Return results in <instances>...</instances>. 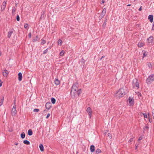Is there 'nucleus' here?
<instances>
[{"instance_id": "1", "label": "nucleus", "mask_w": 154, "mask_h": 154, "mask_svg": "<svg viewBox=\"0 0 154 154\" xmlns=\"http://www.w3.org/2000/svg\"><path fill=\"white\" fill-rule=\"evenodd\" d=\"M79 85L78 83H75L72 87L70 92L71 96L72 98H75L79 97L81 93V89L79 88Z\"/></svg>"}, {"instance_id": "2", "label": "nucleus", "mask_w": 154, "mask_h": 154, "mask_svg": "<svg viewBox=\"0 0 154 154\" xmlns=\"http://www.w3.org/2000/svg\"><path fill=\"white\" fill-rule=\"evenodd\" d=\"M127 93L125 88H120L115 94L116 97H123Z\"/></svg>"}, {"instance_id": "3", "label": "nucleus", "mask_w": 154, "mask_h": 154, "mask_svg": "<svg viewBox=\"0 0 154 154\" xmlns=\"http://www.w3.org/2000/svg\"><path fill=\"white\" fill-rule=\"evenodd\" d=\"M133 87L134 88L138 89L139 85L138 80L135 79L133 80L132 83Z\"/></svg>"}, {"instance_id": "4", "label": "nucleus", "mask_w": 154, "mask_h": 154, "mask_svg": "<svg viewBox=\"0 0 154 154\" xmlns=\"http://www.w3.org/2000/svg\"><path fill=\"white\" fill-rule=\"evenodd\" d=\"M154 81V75L152 74L148 76L146 80V82L147 84H150Z\"/></svg>"}, {"instance_id": "5", "label": "nucleus", "mask_w": 154, "mask_h": 154, "mask_svg": "<svg viewBox=\"0 0 154 154\" xmlns=\"http://www.w3.org/2000/svg\"><path fill=\"white\" fill-rule=\"evenodd\" d=\"M128 104L130 106H133L134 104V100L133 98L129 97L128 99Z\"/></svg>"}, {"instance_id": "6", "label": "nucleus", "mask_w": 154, "mask_h": 154, "mask_svg": "<svg viewBox=\"0 0 154 154\" xmlns=\"http://www.w3.org/2000/svg\"><path fill=\"white\" fill-rule=\"evenodd\" d=\"M153 37L152 36H150L147 39V41L149 45H152L153 42Z\"/></svg>"}, {"instance_id": "7", "label": "nucleus", "mask_w": 154, "mask_h": 154, "mask_svg": "<svg viewBox=\"0 0 154 154\" xmlns=\"http://www.w3.org/2000/svg\"><path fill=\"white\" fill-rule=\"evenodd\" d=\"M86 111L88 114L89 116V118H91L92 111L91 108L90 107H88L87 108Z\"/></svg>"}, {"instance_id": "8", "label": "nucleus", "mask_w": 154, "mask_h": 154, "mask_svg": "<svg viewBox=\"0 0 154 154\" xmlns=\"http://www.w3.org/2000/svg\"><path fill=\"white\" fill-rule=\"evenodd\" d=\"M6 3L7 2H6L5 1H4L3 2L1 6V10L2 11H3L5 10L6 7Z\"/></svg>"}, {"instance_id": "9", "label": "nucleus", "mask_w": 154, "mask_h": 154, "mask_svg": "<svg viewBox=\"0 0 154 154\" xmlns=\"http://www.w3.org/2000/svg\"><path fill=\"white\" fill-rule=\"evenodd\" d=\"M106 11V9L104 8L103 9L102 12L100 16L101 17H103L105 15Z\"/></svg>"}, {"instance_id": "10", "label": "nucleus", "mask_w": 154, "mask_h": 154, "mask_svg": "<svg viewBox=\"0 0 154 154\" xmlns=\"http://www.w3.org/2000/svg\"><path fill=\"white\" fill-rule=\"evenodd\" d=\"M11 114L12 115H15L17 113L16 110V108L14 107H13L11 110Z\"/></svg>"}, {"instance_id": "11", "label": "nucleus", "mask_w": 154, "mask_h": 154, "mask_svg": "<svg viewBox=\"0 0 154 154\" xmlns=\"http://www.w3.org/2000/svg\"><path fill=\"white\" fill-rule=\"evenodd\" d=\"M8 73L9 72L6 69L3 72V75L5 77H7Z\"/></svg>"}, {"instance_id": "12", "label": "nucleus", "mask_w": 154, "mask_h": 154, "mask_svg": "<svg viewBox=\"0 0 154 154\" xmlns=\"http://www.w3.org/2000/svg\"><path fill=\"white\" fill-rule=\"evenodd\" d=\"M13 29H12L8 32V38H10L11 37V36L13 32Z\"/></svg>"}, {"instance_id": "13", "label": "nucleus", "mask_w": 154, "mask_h": 154, "mask_svg": "<svg viewBox=\"0 0 154 154\" xmlns=\"http://www.w3.org/2000/svg\"><path fill=\"white\" fill-rule=\"evenodd\" d=\"M148 19L151 23H152L153 20V16L152 15H149Z\"/></svg>"}, {"instance_id": "14", "label": "nucleus", "mask_w": 154, "mask_h": 154, "mask_svg": "<svg viewBox=\"0 0 154 154\" xmlns=\"http://www.w3.org/2000/svg\"><path fill=\"white\" fill-rule=\"evenodd\" d=\"M60 81L57 78H56L54 81V83L56 85H57L60 84Z\"/></svg>"}, {"instance_id": "15", "label": "nucleus", "mask_w": 154, "mask_h": 154, "mask_svg": "<svg viewBox=\"0 0 154 154\" xmlns=\"http://www.w3.org/2000/svg\"><path fill=\"white\" fill-rule=\"evenodd\" d=\"M18 80L19 81H21L22 80V73L20 72H19L18 74Z\"/></svg>"}, {"instance_id": "16", "label": "nucleus", "mask_w": 154, "mask_h": 154, "mask_svg": "<svg viewBox=\"0 0 154 154\" xmlns=\"http://www.w3.org/2000/svg\"><path fill=\"white\" fill-rule=\"evenodd\" d=\"M45 106L47 109H49L51 107L50 103H47L45 105Z\"/></svg>"}, {"instance_id": "17", "label": "nucleus", "mask_w": 154, "mask_h": 154, "mask_svg": "<svg viewBox=\"0 0 154 154\" xmlns=\"http://www.w3.org/2000/svg\"><path fill=\"white\" fill-rule=\"evenodd\" d=\"M95 150V147L93 145H91L90 146V151L92 152H94Z\"/></svg>"}, {"instance_id": "18", "label": "nucleus", "mask_w": 154, "mask_h": 154, "mask_svg": "<svg viewBox=\"0 0 154 154\" xmlns=\"http://www.w3.org/2000/svg\"><path fill=\"white\" fill-rule=\"evenodd\" d=\"M138 46L139 47H143L144 45V43L142 42H139L138 44Z\"/></svg>"}, {"instance_id": "19", "label": "nucleus", "mask_w": 154, "mask_h": 154, "mask_svg": "<svg viewBox=\"0 0 154 154\" xmlns=\"http://www.w3.org/2000/svg\"><path fill=\"white\" fill-rule=\"evenodd\" d=\"M16 8L15 7H12V14L13 15H14L15 14V12L16 10Z\"/></svg>"}, {"instance_id": "20", "label": "nucleus", "mask_w": 154, "mask_h": 154, "mask_svg": "<svg viewBox=\"0 0 154 154\" xmlns=\"http://www.w3.org/2000/svg\"><path fill=\"white\" fill-rule=\"evenodd\" d=\"M146 65L148 66L149 68H151L152 65L151 63L150 62H148L146 63Z\"/></svg>"}, {"instance_id": "21", "label": "nucleus", "mask_w": 154, "mask_h": 154, "mask_svg": "<svg viewBox=\"0 0 154 154\" xmlns=\"http://www.w3.org/2000/svg\"><path fill=\"white\" fill-rule=\"evenodd\" d=\"M28 134L29 136H31L32 134V132L31 129H29L28 131Z\"/></svg>"}, {"instance_id": "22", "label": "nucleus", "mask_w": 154, "mask_h": 154, "mask_svg": "<svg viewBox=\"0 0 154 154\" xmlns=\"http://www.w3.org/2000/svg\"><path fill=\"white\" fill-rule=\"evenodd\" d=\"M39 147L41 151H44V146L42 144H40Z\"/></svg>"}, {"instance_id": "23", "label": "nucleus", "mask_w": 154, "mask_h": 154, "mask_svg": "<svg viewBox=\"0 0 154 154\" xmlns=\"http://www.w3.org/2000/svg\"><path fill=\"white\" fill-rule=\"evenodd\" d=\"M51 47H49V48L46 49V50H44V51L43 54H46L48 52V49H51Z\"/></svg>"}, {"instance_id": "24", "label": "nucleus", "mask_w": 154, "mask_h": 154, "mask_svg": "<svg viewBox=\"0 0 154 154\" xmlns=\"http://www.w3.org/2000/svg\"><path fill=\"white\" fill-rule=\"evenodd\" d=\"M101 152V150L99 149H97L95 152V154H98Z\"/></svg>"}, {"instance_id": "25", "label": "nucleus", "mask_w": 154, "mask_h": 154, "mask_svg": "<svg viewBox=\"0 0 154 154\" xmlns=\"http://www.w3.org/2000/svg\"><path fill=\"white\" fill-rule=\"evenodd\" d=\"M39 40V39H38V36H36L35 37L33 38L32 40L33 42H36L38 41Z\"/></svg>"}, {"instance_id": "26", "label": "nucleus", "mask_w": 154, "mask_h": 154, "mask_svg": "<svg viewBox=\"0 0 154 154\" xmlns=\"http://www.w3.org/2000/svg\"><path fill=\"white\" fill-rule=\"evenodd\" d=\"M26 145L30 144V142L27 140H24L23 142Z\"/></svg>"}, {"instance_id": "27", "label": "nucleus", "mask_w": 154, "mask_h": 154, "mask_svg": "<svg viewBox=\"0 0 154 154\" xmlns=\"http://www.w3.org/2000/svg\"><path fill=\"white\" fill-rule=\"evenodd\" d=\"M51 101L53 104H54L55 103L56 100L55 98L52 97L51 98Z\"/></svg>"}, {"instance_id": "28", "label": "nucleus", "mask_w": 154, "mask_h": 154, "mask_svg": "<svg viewBox=\"0 0 154 154\" xmlns=\"http://www.w3.org/2000/svg\"><path fill=\"white\" fill-rule=\"evenodd\" d=\"M4 100V97H3L2 98L0 99V106L2 105Z\"/></svg>"}, {"instance_id": "29", "label": "nucleus", "mask_w": 154, "mask_h": 154, "mask_svg": "<svg viewBox=\"0 0 154 154\" xmlns=\"http://www.w3.org/2000/svg\"><path fill=\"white\" fill-rule=\"evenodd\" d=\"M62 42V41L61 39H59L57 43L58 45H61Z\"/></svg>"}, {"instance_id": "30", "label": "nucleus", "mask_w": 154, "mask_h": 154, "mask_svg": "<svg viewBox=\"0 0 154 154\" xmlns=\"http://www.w3.org/2000/svg\"><path fill=\"white\" fill-rule=\"evenodd\" d=\"M21 137L22 138H24L25 137V134L24 132H23L21 134Z\"/></svg>"}, {"instance_id": "31", "label": "nucleus", "mask_w": 154, "mask_h": 154, "mask_svg": "<svg viewBox=\"0 0 154 154\" xmlns=\"http://www.w3.org/2000/svg\"><path fill=\"white\" fill-rule=\"evenodd\" d=\"M41 40H42V42H41V45H43L46 43V42L45 40L42 39Z\"/></svg>"}, {"instance_id": "32", "label": "nucleus", "mask_w": 154, "mask_h": 154, "mask_svg": "<svg viewBox=\"0 0 154 154\" xmlns=\"http://www.w3.org/2000/svg\"><path fill=\"white\" fill-rule=\"evenodd\" d=\"M85 60H84V59L83 58H82L81 60V62L82 63V64L83 66L85 64Z\"/></svg>"}, {"instance_id": "33", "label": "nucleus", "mask_w": 154, "mask_h": 154, "mask_svg": "<svg viewBox=\"0 0 154 154\" xmlns=\"http://www.w3.org/2000/svg\"><path fill=\"white\" fill-rule=\"evenodd\" d=\"M64 53V51L63 50L60 53V55L61 56H62L63 55Z\"/></svg>"}, {"instance_id": "34", "label": "nucleus", "mask_w": 154, "mask_h": 154, "mask_svg": "<svg viewBox=\"0 0 154 154\" xmlns=\"http://www.w3.org/2000/svg\"><path fill=\"white\" fill-rule=\"evenodd\" d=\"M33 111L34 112H38L39 111V109H35Z\"/></svg>"}, {"instance_id": "35", "label": "nucleus", "mask_w": 154, "mask_h": 154, "mask_svg": "<svg viewBox=\"0 0 154 154\" xmlns=\"http://www.w3.org/2000/svg\"><path fill=\"white\" fill-rule=\"evenodd\" d=\"M28 24L27 23H26L25 24H24V27L26 28V29L27 28H28Z\"/></svg>"}, {"instance_id": "36", "label": "nucleus", "mask_w": 154, "mask_h": 154, "mask_svg": "<svg viewBox=\"0 0 154 154\" xmlns=\"http://www.w3.org/2000/svg\"><path fill=\"white\" fill-rule=\"evenodd\" d=\"M147 53H146V51H145L143 54V58L144 57L146 56H147Z\"/></svg>"}, {"instance_id": "37", "label": "nucleus", "mask_w": 154, "mask_h": 154, "mask_svg": "<svg viewBox=\"0 0 154 154\" xmlns=\"http://www.w3.org/2000/svg\"><path fill=\"white\" fill-rule=\"evenodd\" d=\"M17 20L19 21L20 20V17L18 15H17L16 18Z\"/></svg>"}, {"instance_id": "38", "label": "nucleus", "mask_w": 154, "mask_h": 154, "mask_svg": "<svg viewBox=\"0 0 154 154\" xmlns=\"http://www.w3.org/2000/svg\"><path fill=\"white\" fill-rule=\"evenodd\" d=\"M151 30H154V21L152 24V26Z\"/></svg>"}, {"instance_id": "39", "label": "nucleus", "mask_w": 154, "mask_h": 154, "mask_svg": "<svg viewBox=\"0 0 154 154\" xmlns=\"http://www.w3.org/2000/svg\"><path fill=\"white\" fill-rule=\"evenodd\" d=\"M152 114L153 118L154 119V109L152 110Z\"/></svg>"}, {"instance_id": "40", "label": "nucleus", "mask_w": 154, "mask_h": 154, "mask_svg": "<svg viewBox=\"0 0 154 154\" xmlns=\"http://www.w3.org/2000/svg\"><path fill=\"white\" fill-rule=\"evenodd\" d=\"M107 135H108V136L109 137V138H112L111 135L110 133H108Z\"/></svg>"}, {"instance_id": "41", "label": "nucleus", "mask_w": 154, "mask_h": 154, "mask_svg": "<svg viewBox=\"0 0 154 154\" xmlns=\"http://www.w3.org/2000/svg\"><path fill=\"white\" fill-rule=\"evenodd\" d=\"M143 116L144 117V118H147V115H146V114L145 113H144V114H143Z\"/></svg>"}, {"instance_id": "42", "label": "nucleus", "mask_w": 154, "mask_h": 154, "mask_svg": "<svg viewBox=\"0 0 154 154\" xmlns=\"http://www.w3.org/2000/svg\"><path fill=\"white\" fill-rule=\"evenodd\" d=\"M20 145L17 147L15 146V148L16 149H18V148H20Z\"/></svg>"}, {"instance_id": "43", "label": "nucleus", "mask_w": 154, "mask_h": 154, "mask_svg": "<svg viewBox=\"0 0 154 154\" xmlns=\"http://www.w3.org/2000/svg\"><path fill=\"white\" fill-rule=\"evenodd\" d=\"M144 113H142V112H140L139 113V115L141 116H142L143 115Z\"/></svg>"}, {"instance_id": "44", "label": "nucleus", "mask_w": 154, "mask_h": 154, "mask_svg": "<svg viewBox=\"0 0 154 154\" xmlns=\"http://www.w3.org/2000/svg\"><path fill=\"white\" fill-rule=\"evenodd\" d=\"M149 127L148 126H145L144 128H143V129L144 130H145V129H148L149 128Z\"/></svg>"}, {"instance_id": "45", "label": "nucleus", "mask_w": 154, "mask_h": 154, "mask_svg": "<svg viewBox=\"0 0 154 154\" xmlns=\"http://www.w3.org/2000/svg\"><path fill=\"white\" fill-rule=\"evenodd\" d=\"M133 140V138H131L129 139V140L128 142H132Z\"/></svg>"}, {"instance_id": "46", "label": "nucleus", "mask_w": 154, "mask_h": 154, "mask_svg": "<svg viewBox=\"0 0 154 154\" xmlns=\"http://www.w3.org/2000/svg\"><path fill=\"white\" fill-rule=\"evenodd\" d=\"M29 38H30L31 37V32H29Z\"/></svg>"}, {"instance_id": "47", "label": "nucleus", "mask_w": 154, "mask_h": 154, "mask_svg": "<svg viewBox=\"0 0 154 154\" xmlns=\"http://www.w3.org/2000/svg\"><path fill=\"white\" fill-rule=\"evenodd\" d=\"M50 116V114L49 113L46 116V118L48 119L49 118V117Z\"/></svg>"}, {"instance_id": "48", "label": "nucleus", "mask_w": 154, "mask_h": 154, "mask_svg": "<svg viewBox=\"0 0 154 154\" xmlns=\"http://www.w3.org/2000/svg\"><path fill=\"white\" fill-rule=\"evenodd\" d=\"M137 94L138 96H141V94L139 92H138V93H137Z\"/></svg>"}, {"instance_id": "49", "label": "nucleus", "mask_w": 154, "mask_h": 154, "mask_svg": "<svg viewBox=\"0 0 154 154\" xmlns=\"http://www.w3.org/2000/svg\"><path fill=\"white\" fill-rule=\"evenodd\" d=\"M2 82L1 80H0V87H1L2 85Z\"/></svg>"}, {"instance_id": "50", "label": "nucleus", "mask_w": 154, "mask_h": 154, "mask_svg": "<svg viewBox=\"0 0 154 154\" xmlns=\"http://www.w3.org/2000/svg\"><path fill=\"white\" fill-rule=\"evenodd\" d=\"M142 139V137H140L139 138V139H138V140H141Z\"/></svg>"}, {"instance_id": "51", "label": "nucleus", "mask_w": 154, "mask_h": 154, "mask_svg": "<svg viewBox=\"0 0 154 154\" xmlns=\"http://www.w3.org/2000/svg\"><path fill=\"white\" fill-rule=\"evenodd\" d=\"M105 2V1L104 0H102V1H101V4H103V3H104Z\"/></svg>"}, {"instance_id": "52", "label": "nucleus", "mask_w": 154, "mask_h": 154, "mask_svg": "<svg viewBox=\"0 0 154 154\" xmlns=\"http://www.w3.org/2000/svg\"><path fill=\"white\" fill-rule=\"evenodd\" d=\"M138 10H139V11H141V10H142V6H141L140 7V8H139Z\"/></svg>"}, {"instance_id": "53", "label": "nucleus", "mask_w": 154, "mask_h": 154, "mask_svg": "<svg viewBox=\"0 0 154 154\" xmlns=\"http://www.w3.org/2000/svg\"><path fill=\"white\" fill-rule=\"evenodd\" d=\"M14 145H15L16 146L18 145V143H14Z\"/></svg>"}, {"instance_id": "54", "label": "nucleus", "mask_w": 154, "mask_h": 154, "mask_svg": "<svg viewBox=\"0 0 154 154\" xmlns=\"http://www.w3.org/2000/svg\"><path fill=\"white\" fill-rule=\"evenodd\" d=\"M44 13H43V14H41V17H42V16H43V14Z\"/></svg>"}, {"instance_id": "55", "label": "nucleus", "mask_w": 154, "mask_h": 154, "mask_svg": "<svg viewBox=\"0 0 154 154\" xmlns=\"http://www.w3.org/2000/svg\"><path fill=\"white\" fill-rule=\"evenodd\" d=\"M103 57H104L103 56H102L101 58H100V60H101Z\"/></svg>"}, {"instance_id": "56", "label": "nucleus", "mask_w": 154, "mask_h": 154, "mask_svg": "<svg viewBox=\"0 0 154 154\" xmlns=\"http://www.w3.org/2000/svg\"><path fill=\"white\" fill-rule=\"evenodd\" d=\"M131 4H128V5H127V6H131Z\"/></svg>"}, {"instance_id": "57", "label": "nucleus", "mask_w": 154, "mask_h": 154, "mask_svg": "<svg viewBox=\"0 0 154 154\" xmlns=\"http://www.w3.org/2000/svg\"><path fill=\"white\" fill-rule=\"evenodd\" d=\"M137 148V146H136V147H135V149H136Z\"/></svg>"}, {"instance_id": "58", "label": "nucleus", "mask_w": 154, "mask_h": 154, "mask_svg": "<svg viewBox=\"0 0 154 154\" xmlns=\"http://www.w3.org/2000/svg\"><path fill=\"white\" fill-rule=\"evenodd\" d=\"M1 51H0V56L1 55Z\"/></svg>"}, {"instance_id": "59", "label": "nucleus", "mask_w": 154, "mask_h": 154, "mask_svg": "<svg viewBox=\"0 0 154 154\" xmlns=\"http://www.w3.org/2000/svg\"><path fill=\"white\" fill-rule=\"evenodd\" d=\"M134 1H135V0H134Z\"/></svg>"}]
</instances>
